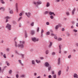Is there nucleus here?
Returning a JSON list of instances; mask_svg holds the SVG:
<instances>
[{
	"instance_id": "obj_16",
	"label": "nucleus",
	"mask_w": 78,
	"mask_h": 78,
	"mask_svg": "<svg viewBox=\"0 0 78 78\" xmlns=\"http://www.w3.org/2000/svg\"><path fill=\"white\" fill-rule=\"evenodd\" d=\"M5 9L4 7H1L0 8V10L3 11H5Z\"/></svg>"
},
{
	"instance_id": "obj_7",
	"label": "nucleus",
	"mask_w": 78,
	"mask_h": 78,
	"mask_svg": "<svg viewBox=\"0 0 78 78\" xmlns=\"http://www.w3.org/2000/svg\"><path fill=\"white\" fill-rule=\"evenodd\" d=\"M5 19H6L5 22H8V19H11V17L9 16H6L5 17Z\"/></svg>"
},
{
	"instance_id": "obj_21",
	"label": "nucleus",
	"mask_w": 78,
	"mask_h": 78,
	"mask_svg": "<svg viewBox=\"0 0 78 78\" xmlns=\"http://www.w3.org/2000/svg\"><path fill=\"white\" fill-rule=\"evenodd\" d=\"M15 53H16V54H17V55H20V54H19V53L16 50L15 51Z\"/></svg>"
},
{
	"instance_id": "obj_48",
	"label": "nucleus",
	"mask_w": 78,
	"mask_h": 78,
	"mask_svg": "<svg viewBox=\"0 0 78 78\" xmlns=\"http://www.w3.org/2000/svg\"><path fill=\"white\" fill-rule=\"evenodd\" d=\"M22 14H23L21 12L20 13V14H19V16H22Z\"/></svg>"
},
{
	"instance_id": "obj_47",
	"label": "nucleus",
	"mask_w": 78,
	"mask_h": 78,
	"mask_svg": "<svg viewBox=\"0 0 78 78\" xmlns=\"http://www.w3.org/2000/svg\"><path fill=\"white\" fill-rule=\"evenodd\" d=\"M21 77H25V75L22 74L21 76Z\"/></svg>"
},
{
	"instance_id": "obj_26",
	"label": "nucleus",
	"mask_w": 78,
	"mask_h": 78,
	"mask_svg": "<svg viewBox=\"0 0 78 78\" xmlns=\"http://www.w3.org/2000/svg\"><path fill=\"white\" fill-rule=\"evenodd\" d=\"M34 22H32V23L31 24H30V25L32 27H33V26H34Z\"/></svg>"
},
{
	"instance_id": "obj_56",
	"label": "nucleus",
	"mask_w": 78,
	"mask_h": 78,
	"mask_svg": "<svg viewBox=\"0 0 78 78\" xmlns=\"http://www.w3.org/2000/svg\"><path fill=\"white\" fill-rule=\"evenodd\" d=\"M65 30V29H64V28H63L62 29V31H64Z\"/></svg>"
},
{
	"instance_id": "obj_58",
	"label": "nucleus",
	"mask_w": 78,
	"mask_h": 78,
	"mask_svg": "<svg viewBox=\"0 0 78 78\" xmlns=\"http://www.w3.org/2000/svg\"><path fill=\"white\" fill-rule=\"evenodd\" d=\"M59 50H61V46L60 45L59 46Z\"/></svg>"
},
{
	"instance_id": "obj_28",
	"label": "nucleus",
	"mask_w": 78,
	"mask_h": 78,
	"mask_svg": "<svg viewBox=\"0 0 78 78\" xmlns=\"http://www.w3.org/2000/svg\"><path fill=\"white\" fill-rule=\"evenodd\" d=\"M1 2L2 4H5V2H4V1H3V0H1Z\"/></svg>"
},
{
	"instance_id": "obj_34",
	"label": "nucleus",
	"mask_w": 78,
	"mask_h": 78,
	"mask_svg": "<svg viewBox=\"0 0 78 78\" xmlns=\"http://www.w3.org/2000/svg\"><path fill=\"white\" fill-rule=\"evenodd\" d=\"M3 56L4 58H6V54H5L3 55Z\"/></svg>"
},
{
	"instance_id": "obj_3",
	"label": "nucleus",
	"mask_w": 78,
	"mask_h": 78,
	"mask_svg": "<svg viewBox=\"0 0 78 78\" xmlns=\"http://www.w3.org/2000/svg\"><path fill=\"white\" fill-rule=\"evenodd\" d=\"M31 39L32 41L34 42H37V41H39V39L36 38V37H32Z\"/></svg>"
},
{
	"instance_id": "obj_24",
	"label": "nucleus",
	"mask_w": 78,
	"mask_h": 78,
	"mask_svg": "<svg viewBox=\"0 0 78 78\" xmlns=\"http://www.w3.org/2000/svg\"><path fill=\"white\" fill-rule=\"evenodd\" d=\"M51 66H50L48 67V70H49V72H50V70H51Z\"/></svg>"
},
{
	"instance_id": "obj_53",
	"label": "nucleus",
	"mask_w": 78,
	"mask_h": 78,
	"mask_svg": "<svg viewBox=\"0 0 78 78\" xmlns=\"http://www.w3.org/2000/svg\"><path fill=\"white\" fill-rule=\"evenodd\" d=\"M37 73H34V76H37Z\"/></svg>"
},
{
	"instance_id": "obj_42",
	"label": "nucleus",
	"mask_w": 78,
	"mask_h": 78,
	"mask_svg": "<svg viewBox=\"0 0 78 78\" xmlns=\"http://www.w3.org/2000/svg\"><path fill=\"white\" fill-rule=\"evenodd\" d=\"M10 14H13V11L11 10L10 11Z\"/></svg>"
},
{
	"instance_id": "obj_43",
	"label": "nucleus",
	"mask_w": 78,
	"mask_h": 78,
	"mask_svg": "<svg viewBox=\"0 0 78 78\" xmlns=\"http://www.w3.org/2000/svg\"><path fill=\"white\" fill-rule=\"evenodd\" d=\"M71 57H72V55H69L68 56V58H69V59H70V58H71Z\"/></svg>"
},
{
	"instance_id": "obj_4",
	"label": "nucleus",
	"mask_w": 78,
	"mask_h": 78,
	"mask_svg": "<svg viewBox=\"0 0 78 78\" xmlns=\"http://www.w3.org/2000/svg\"><path fill=\"white\" fill-rule=\"evenodd\" d=\"M6 27L9 30H11V25L9 23H7L6 25Z\"/></svg>"
},
{
	"instance_id": "obj_9",
	"label": "nucleus",
	"mask_w": 78,
	"mask_h": 78,
	"mask_svg": "<svg viewBox=\"0 0 78 78\" xmlns=\"http://www.w3.org/2000/svg\"><path fill=\"white\" fill-rule=\"evenodd\" d=\"M75 10H76V8L75 7L74 8V9H73L72 12V15H74V14H75Z\"/></svg>"
},
{
	"instance_id": "obj_29",
	"label": "nucleus",
	"mask_w": 78,
	"mask_h": 78,
	"mask_svg": "<svg viewBox=\"0 0 78 78\" xmlns=\"http://www.w3.org/2000/svg\"><path fill=\"white\" fill-rule=\"evenodd\" d=\"M6 63L7 64V66H9V65H10V64H9V63L8 62L6 61Z\"/></svg>"
},
{
	"instance_id": "obj_33",
	"label": "nucleus",
	"mask_w": 78,
	"mask_h": 78,
	"mask_svg": "<svg viewBox=\"0 0 78 78\" xmlns=\"http://www.w3.org/2000/svg\"><path fill=\"white\" fill-rule=\"evenodd\" d=\"M48 11H46L44 12V14H48Z\"/></svg>"
},
{
	"instance_id": "obj_13",
	"label": "nucleus",
	"mask_w": 78,
	"mask_h": 78,
	"mask_svg": "<svg viewBox=\"0 0 78 78\" xmlns=\"http://www.w3.org/2000/svg\"><path fill=\"white\" fill-rule=\"evenodd\" d=\"M18 61L20 64L21 65L23 66H24V65L22 63V61H21V60H19Z\"/></svg>"
},
{
	"instance_id": "obj_59",
	"label": "nucleus",
	"mask_w": 78,
	"mask_h": 78,
	"mask_svg": "<svg viewBox=\"0 0 78 78\" xmlns=\"http://www.w3.org/2000/svg\"><path fill=\"white\" fill-rule=\"evenodd\" d=\"M25 37L27 38V33H25Z\"/></svg>"
},
{
	"instance_id": "obj_19",
	"label": "nucleus",
	"mask_w": 78,
	"mask_h": 78,
	"mask_svg": "<svg viewBox=\"0 0 78 78\" xmlns=\"http://www.w3.org/2000/svg\"><path fill=\"white\" fill-rule=\"evenodd\" d=\"M52 46V42H50V45L49 46V48H51V47Z\"/></svg>"
},
{
	"instance_id": "obj_8",
	"label": "nucleus",
	"mask_w": 78,
	"mask_h": 78,
	"mask_svg": "<svg viewBox=\"0 0 78 78\" xmlns=\"http://www.w3.org/2000/svg\"><path fill=\"white\" fill-rule=\"evenodd\" d=\"M73 77L75 78H78V75L77 74L75 73L73 74Z\"/></svg>"
},
{
	"instance_id": "obj_2",
	"label": "nucleus",
	"mask_w": 78,
	"mask_h": 78,
	"mask_svg": "<svg viewBox=\"0 0 78 78\" xmlns=\"http://www.w3.org/2000/svg\"><path fill=\"white\" fill-rule=\"evenodd\" d=\"M33 4L35 5L36 6H38V5H40L41 4H42V2L41 1H38L36 2V1L33 2Z\"/></svg>"
},
{
	"instance_id": "obj_36",
	"label": "nucleus",
	"mask_w": 78,
	"mask_h": 78,
	"mask_svg": "<svg viewBox=\"0 0 78 78\" xmlns=\"http://www.w3.org/2000/svg\"><path fill=\"white\" fill-rule=\"evenodd\" d=\"M50 34V32H47L46 33L47 35H49Z\"/></svg>"
},
{
	"instance_id": "obj_51",
	"label": "nucleus",
	"mask_w": 78,
	"mask_h": 78,
	"mask_svg": "<svg viewBox=\"0 0 78 78\" xmlns=\"http://www.w3.org/2000/svg\"><path fill=\"white\" fill-rule=\"evenodd\" d=\"M75 45L76 47H78V43H76Z\"/></svg>"
},
{
	"instance_id": "obj_44",
	"label": "nucleus",
	"mask_w": 78,
	"mask_h": 78,
	"mask_svg": "<svg viewBox=\"0 0 78 78\" xmlns=\"http://www.w3.org/2000/svg\"><path fill=\"white\" fill-rule=\"evenodd\" d=\"M6 51H9V48H7L6 49Z\"/></svg>"
},
{
	"instance_id": "obj_64",
	"label": "nucleus",
	"mask_w": 78,
	"mask_h": 78,
	"mask_svg": "<svg viewBox=\"0 0 78 78\" xmlns=\"http://www.w3.org/2000/svg\"><path fill=\"white\" fill-rule=\"evenodd\" d=\"M37 78H41V76H38L37 77Z\"/></svg>"
},
{
	"instance_id": "obj_38",
	"label": "nucleus",
	"mask_w": 78,
	"mask_h": 78,
	"mask_svg": "<svg viewBox=\"0 0 78 78\" xmlns=\"http://www.w3.org/2000/svg\"><path fill=\"white\" fill-rule=\"evenodd\" d=\"M50 17L51 19H53V18H54V17H53V16L51 15L50 16Z\"/></svg>"
},
{
	"instance_id": "obj_18",
	"label": "nucleus",
	"mask_w": 78,
	"mask_h": 78,
	"mask_svg": "<svg viewBox=\"0 0 78 78\" xmlns=\"http://www.w3.org/2000/svg\"><path fill=\"white\" fill-rule=\"evenodd\" d=\"M50 3L48 2L46 4V6L47 7H49L50 6Z\"/></svg>"
},
{
	"instance_id": "obj_20",
	"label": "nucleus",
	"mask_w": 78,
	"mask_h": 78,
	"mask_svg": "<svg viewBox=\"0 0 78 78\" xmlns=\"http://www.w3.org/2000/svg\"><path fill=\"white\" fill-rule=\"evenodd\" d=\"M36 62L37 63V64H39V63H41V60H39L38 61L37 60H35Z\"/></svg>"
},
{
	"instance_id": "obj_55",
	"label": "nucleus",
	"mask_w": 78,
	"mask_h": 78,
	"mask_svg": "<svg viewBox=\"0 0 78 78\" xmlns=\"http://www.w3.org/2000/svg\"><path fill=\"white\" fill-rule=\"evenodd\" d=\"M39 27H38L37 28V32H39Z\"/></svg>"
},
{
	"instance_id": "obj_40",
	"label": "nucleus",
	"mask_w": 78,
	"mask_h": 78,
	"mask_svg": "<svg viewBox=\"0 0 78 78\" xmlns=\"http://www.w3.org/2000/svg\"><path fill=\"white\" fill-rule=\"evenodd\" d=\"M73 31H74V32H75L76 33L78 31V30H76V29H74L73 30Z\"/></svg>"
},
{
	"instance_id": "obj_37",
	"label": "nucleus",
	"mask_w": 78,
	"mask_h": 78,
	"mask_svg": "<svg viewBox=\"0 0 78 78\" xmlns=\"http://www.w3.org/2000/svg\"><path fill=\"white\" fill-rule=\"evenodd\" d=\"M66 14L67 16H69L70 15V13H69V12H66Z\"/></svg>"
},
{
	"instance_id": "obj_35",
	"label": "nucleus",
	"mask_w": 78,
	"mask_h": 78,
	"mask_svg": "<svg viewBox=\"0 0 78 78\" xmlns=\"http://www.w3.org/2000/svg\"><path fill=\"white\" fill-rule=\"evenodd\" d=\"M53 77L54 78H56V75L54 74L53 75Z\"/></svg>"
},
{
	"instance_id": "obj_23",
	"label": "nucleus",
	"mask_w": 78,
	"mask_h": 78,
	"mask_svg": "<svg viewBox=\"0 0 78 78\" xmlns=\"http://www.w3.org/2000/svg\"><path fill=\"white\" fill-rule=\"evenodd\" d=\"M32 64L33 65H34L35 64V62L34 60H32Z\"/></svg>"
},
{
	"instance_id": "obj_5",
	"label": "nucleus",
	"mask_w": 78,
	"mask_h": 78,
	"mask_svg": "<svg viewBox=\"0 0 78 78\" xmlns=\"http://www.w3.org/2000/svg\"><path fill=\"white\" fill-rule=\"evenodd\" d=\"M25 14L26 16H27V17H28V18H30L31 17V14L30 12H26L25 13Z\"/></svg>"
},
{
	"instance_id": "obj_25",
	"label": "nucleus",
	"mask_w": 78,
	"mask_h": 78,
	"mask_svg": "<svg viewBox=\"0 0 78 78\" xmlns=\"http://www.w3.org/2000/svg\"><path fill=\"white\" fill-rule=\"evenodd\" d=\"M55 28L56 30H58V29L59 28V26H58V25H57L55 27Z\"/></svg>"
},
{
	"instance_id": "obj_1",
	"label": "nucleus",
	"mask_w": 78,
	"mask_h": 78,
	"mask_svg": "<svg viewBox=\"0 0 78 78\" xmlns=\"http://www.w3.org/2000/svg\"><path fill=\"white\" fill-rule=\"evenodd\" d=\"M15 45L16 47L19 48H24V44H25V41H20V44H18L17 45V42L16 41H15Z\"/></svg>"
},
{
	"instance_id": "obj_57",
	"label": "nucleus",
	"mask_w": 78,
	"mask_h": 78,
	"mask_svg": "<svg viewBox=\"0 0 78 78\" xmlns=\"http://www.w3.org/2000/svg\"><path fill=\"white\" fill-rule=\"evenodd\" d=\"M48 78H51V76L50 75L48 76Z\"/></svg>"
},
{
	"instance_id": "obj_6",
	"label": "nucleus",
	"mask_w": 78,
	"mask_h": 78,
	"mask_svg": "<svg viewBox=\"0 0 78 78\" xmlns=\"http://www.w3.org/2000/svg\"><path fill=\"white\" fill-rule=\"evenodd\" d=\"M49 14L50 15V16H52V15H53L54 16H56V15L55 14L54 12H49Z\"/></svg>"
},
{
	"instance_id": "obj_31",
	"label": "nucleus",
	"mask_w": 78,
	"mask_h": 78,
	"mask_svg": "<svg viewBox=\"0 0 78 78\" xmlns=\"http://www.w3.org/2000/svg\"><path fill=\"white\" fill-rule=\"evenodd\" d=\"M22 19V17L21 16L18 19V21H20Z\"/></svg>"
},
{
	"instance_id": "obj_52",
	"label": "nucleus",
	"mask_w": 78,
	"mask_h": 78,
	"mask_svg": "<svg viewBox=\"0 0 78 78\" xmlns=\"http://www.w3.org/2000/svg\"><path fill=\"white\" fill-rule=\"evenodd\" d=\"M52 74L54 75L55 74V71H52Z\"/></svg>"
},
{
	"instance_id": "obj_22",
	"label": "nucleus",
	"mask_w": 78,
	"mask_h": 78,
	"mask_svg": "<svg viewBox=\"0 0 78 78\" xmlns=\"http://www.w3.org/2000/svg\"><path fill=\"white\" fill-rule=\"evenodd\" d=\"M62 39L61 38H58V41H62Z\"/></svg>"
},
{
	"instance_id": "obj_61",
	"label": "nucleus",
	"mask_w": 78,
	"mask_h": 78,
	"mask_svg": "<svg viewBox=\"0 0 78 78\" xmlns=\"http://www.w3.org/2000/svg\"><path fill=\"white\" fill-rule=\"evenodd\" d=\"M40 59H44V58L43 57H41L40 58Z\"/></svg>"
},
{
	"instance_id": "obj_50",
	"label": "nucleus",
	"mask_w": 78,
	"mask_h": 78,
	"mask_svg": "<svg viewBox=\"0 0 78 78\" xmlns=\"http://www.w3.org/2000/svg\"><path fill=\"white\" fill-rule=\"evenodd\" d=\"M67 68V69H66V71L68 72V70H69V66H68Z\"/></svg>"
},
{
	"instance_id": "obj_45",
	"label": "nucleus",
	"mask_w": 78,
	"mask_h": 78,
	"mask_svg": "<svg viewBox=\"0 0 78 78\" xmlns=\"http://www.w3.org/2000/svg\"><path fill=\"white\" fill-rule=\"evenodd\" d=\"M46 24L47 25H50V23H49V22H47Z\"/></svg>"
},
{
	"instance_id": "obj_12",
	"label": "nucleus",
	"mask_w": 78,
	"mask_h": 78,
	"mask_svg": "<svg viewBox=\"0 0 78 78\" xmlns=\"http://www.w3.org/2000/svg\"><path fill=\"white\" fill-rule=\"evenodd\" d=\"M49 63H48L46 62L45 63V66H46V67H48L49 66Z\"/></svg>"
},
{
	"instance_id": "obj_39",
	"label": "nucleus",
	"mask_w": 78,
	"mask_h": 78,
	"mask_svg": "<svg viewBox=\"0 0 78 78\" xmlns=\"http://www.w3.org/2000/svg\"><path fill=\"white\" fill-rule=\"evenodd\" d=\"M56 54V53L55 52H52V55H55Z\"/></svg>"
},
{
	"instance_id": "obj_62",
	"label": "nucleus",
	"mask_w": 78,
	"mask_h": 78,
	"mask_svg": "<svg viewBox=\"0 0 78 78\" xmlns=\"http://www.w3.org/2000/svg\"><path fill=\"white\" fill-rule=\"evenodd\" d=\"M16 78H19V75H18V74H16Z\"/></svg>"
},
{
	"instance_id": "obj_27",
	"label": "nucleus",
	"mask_w": 78,
	"mask_h": 78,
	"mask_svg": "<svg viewBox=\"0 0 78 78\" xmlns=\"http://www.w3.org/2000/svg\"><path fill=\"white\" fill-rule=\"evenodd\" d=\"M46 55H48L49 53V51L48 50H47L46 51Z\"/></svg>"
},
{
	"instance_id": "obj_32",
	"label": "nucleus",
	"mask_w": 78,
	"mask_h": 78,
	"mask_svg": "<svg viewBox=\"0 0 78 78\" xmlns=\"http://www.w3.org/2000/svg\"><path fill=\"white\" fill-rule=\"evenodd\" d=\"M12 70H10L9 71V73L11 75L12 73Z\"/></svg>"
},
{
	"instance_id": "obj_60",
	"label": "nucleus",
	"mask_w": 78,
	"mask_h": 78,
	"mask_svg": "<svg viewBox=\"0 0 78 78\" xmlns=\"http://www.w3.org/2000/svg\"><path fill=\"white\" fill-rule=\"evenodd\" d=\"M56 2H60V0H56Z\"/></svg>"
},
{
	"instance_id": "obj_54",
	"label": "nucleus",
	"mask_w": 78,
	"mask_h": 78,
	"mask_svg": "<svg viewBox=\"0 0 78 78\" xmlns=\"http://www.w3.org/2000/svg\"><path fill=\"white\" fill-rule=\"evenodd\" d=\"M44 30H43V29H42L41 30V34H42V33H44Z\"/></svg>"
},
{
	"instance_id": "obj_11",
	"label": "nucleus",
	"mask_w": 78,
	"mask_h": 78,
	"mask_svg": "<svg viewBox=\"0 0 78 78\" xmlns=\"http://www.w3.org/2000/svg\"><path fill=\"white\" fill-rule=\"evenodd\" d=\"M16 11L17 12H18V10L19 9H18V4L16 3Z\"/></svg>"
},
{
	"instance_id": "obj_10",
	"label": "nucleus",
	"mask_w": 78,
	"mask_h": 78,
	"mask_svg": "<svg viewBox=\"0 0 78 78\" xmlns=\"http://www.w3.org/2000/svg\"><path fill=\"white\" fill-rule=\"evenodd\" d=\"M61 64V58H59L58 59V64L59 65Z\"/></svg>"
},
{
	"instance_id": "obj_17",
	"label": "nucleus",
	"mask_w": 78,
	"mask_h": 78,
	"mask_svg": "<svg viewBox=\"0 0 78 78\" xmlns=\"http://www.w3.org/2000/svg\"><path fill=\"white\" fill-rule=\"evenodd\" d=\"M34 30H32L31 31V34H32V35H33V34H34Z\"/></svg>"
},
{
	"instance_id": "obj_30",
	"label": "nucleus",
	"mask_w": 78,
	"mask_h": 78,
	"mask_svg": "<svg viewBox=\"0 0 78 78\" xmlns=\"http://www.w3.org/2000/svg\"><path fill=\"white\" fill-rule=\"evenodd\" d=\"M20 55H21V56H22V58H24V55L20 54Z\"/></svg>"
},
{
	"instance_id": "obj_15",
	"label": "nucleus",
	"mask_w": 78,
	"mask_h": 78,
	"mask_svg": "<svg viewBox=\"0 0 78 78\" xmlns=\"http://www.w3.org/2000/svg\"><path fill=\"white\" fill-rule=\"evenodd\" d=\"M61 71L59 70L58 72V76H60L61 75Z\"/></svg>"
},
{
	"instance_id": "obj_63",
	"label": "nucleus",
	"mask_w": 78,
	"mask_h": 78,
	"mask_svg": "<svg viewBox=\"0 0 78 78\" xmlns=\"http://www.w3.org/2000/svg\"><path fill=\"white\" fill-rule=\"evenodd\" d=\"M76 26H77V27H78V23H77L76 24Z\"/></svg>"
},
{
	"instance_id": "obj_49",
	"label": "nucleus",
	"mask_w": 78,
	"mask_h": 78,
	"mask_svg": "<svg viewBox=\"0 0 78 78\" xmlns=\"http://www.w3.org/2000/svg\"><path fill=\"white\" fill-rule=\"evenodd\" d=\"M54 38L55 39H58V37H57L56 36H55Z\"/></svg>"
},
{
	"instance_id": "obj_41",
	"label": "nucleus",
	"mask_w": 78,
	"mask_h": 78,
	"mask_svg": "<svg viewBox=\"0 0 78 78\" xmlns=\"http://www.w3.org/2000/svg\"><path fill=\"white\" fill-rule=\"evenodd\" d=\"M67 36H68V37H69V36H70V34L69 33H68L67 34Z\"/></svg>"
},
{
	"instance_id": "obj_14",
	"label": "nucleus",
	"mask_w": 78,
	"mask_h": 78,
	"mask_svg": "<svg viewBox=\"0 0 78 78\" xmlns=\"http://www.w3.org/2000/svg\"><path fill=\"white\" fill-rule=\"evenodd\" d=\"M3 71H4V69H2V67H0V73H3Z\"/></svg>"
},
{
	"instance_id": "obj_46",
	"label": "nucleus",
	"mask_w": 78,
	"mask_h": 78,
	"mask_svg": "<svg viewBox=\"0 0 78 78\" xmlns=\"http://www.w3.org/2000/svg\"><path fill=\"white\" fill-rule=\"evenodd\" d=\"M51 36H55V34H54L52 33L51 34Z\"/></svg>"
}]
</instances>
